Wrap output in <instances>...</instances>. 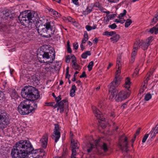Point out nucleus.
<instances>
[{
	"instance_id": "nucleus-1",
	"label": "nucleus",
	"mask_w": 158,
	"mask_h": 158,
	"mask_svg": "<svg viewBox=\"0 0 158 158\" xmlns=\"http://www.w3.org/2000/svg\"><path fill=\"white\" fill-rule=\"evenodd\" d=\"M21 95L26 100L22 102L18 106V110L19 112L21 114L24 115L34 112L37 107V104L33 103V105H31L30 101L35 100L40 97L37 90L32 86L25 87L22 90Z\"/></svg>"
},
{
	"instance_id": "nucleus-38",
	"label": "nucleus",
	"mask_w": 158,
	"mask_h": 158,
	"mask_svg": "<svg viewBox=\"0 0 158 158\" xmlns=\"http://www.w3.org/2000/svg\"><path fill=\"white\" fill-rule=\"evenodd\" d=\"M132 22L130 19H128L127 20L126 23H125V27H128L131 23Z\"/></svg>"
},
{
	"instance_id": "nucleus-62",
	"label": "nucleus",
	"mask_w": 158,
	"mask_h": 158,
	"mask_svg": "<svg viewBox=\"0 0 158 158\" xmlns=\"http://www.w3.org/2000/svg\"><path fill=\"white\" fill-rule=\"evenodd\" d=\"M98 41V39L97 38H95L93 40V42L95 44H97Z\"/></svg>"
},
{
	"instance_id": "nucleus-50",
	"label": "nucleus",
	"mask_w": 158,
	"mask_h": 158,
	"mask_svg": "<svg viewBox=\"0 0 158 158\" xmlns=\"http://www.w3.org/2000/svg\"><path fill=\"white\" fill-rule=\"evenodd\" d=\"M65 20H68L69 22H73V19L70 17H68L67 18L65 17Z\"/></svg>"
},
{
	"instance_id": "nucleus-29",
	"label": "nucleus",
	"mask_w": 158,
	"mask_h": 158,
	"mask_svg": "<svg viewBox=\"0 0 158 158\" xmlns=\"http://www.w3.org/2000/svg\"><path fill=\"white\" fill-rule=\"evenodd\" d=\"M115 35H114L112 37H111L110 38V40L111 41L113 42V43H114L118 41L120 38L118 34H114Z\"/></svg>"
},
{
	"instance_id": "nucleus-47",
	"label": "nucleus",
	"mask_w": 158,
	"mask_h": 158,
	"mask_svg": "<svg viewBox=\"0 0 158 158\" xmlns=\"http://www.w3.org/2000/svg\"><path fill=\"white\" fill-rule=\"evenodd\" d=\"M121 60V57L120 56H118L117 58V63L116 65H121L120 61Z\"/></svg>"
},
{
	"instance_id": "nucleus-32",
	"label": "nucleus",
	"mask_w": 158,
	"mask_h": 158,
	"mask_svg": "<svg viewBox=\"0 0 158 158\" xmlns=\"http://www.w3.org/2000/svg\"><path fill=\"white\" fill-rule=\"evenodd\" d=\"M116 33L115 31H106L103 33L102 35H107L108 36H112L113 35L115 34Z\"/></svg>"
},
{
	"instance_id": "nucleus-4",
	"label": "nucleus",
	"mask_w": 158,
	"mask_h": 158,
	"mask_svg": "<svg viewBox=\"0 0 158 158\" xmlns=\"http://www.w3.org/2000/svg\"><path fill=\"white\" fill-rule=\"evenodd\" d=\"M120 81L119 78H115L113 81L110 84L109 86V99L112 100L114 98L115 94L117 93L118 90L116 89L119 85Z\"/></svg>"
},
{
	"instance_id": "nucleus-33",
	"label": "nucleus",
	"mask_w": 158,
	"mask_h": 158,
	"mask_svg": "<svg viewBox=\"0 0 158 158\" xmlns=\"http://www.w3.org/2000/svg\"><path fill=\"white\" fill-rule=\"evenodd\" d=\"M49 11L50 13L53 14L54 16H56L57 17H59L60 16V14L59 13L52 9H50Z\"/></svg>"
},
{
	"instance_id": "nucleus-26",
	"label": "nucleus",
	"mask_w": 158,
	"mask_h": 158,
	"mask_svg": "<svg viewBox=\"0 0 158 158\" xmlns=\"http://www.w3.org/2000/svg\"><path fill=\"white\" fill-rule=\"evenodd\" d=\"M77 90V88L75 85H73L72 86V88L71 89L70 95L72 97H73L75 95V93L76 91Z\"/></svg>"
},
{
	"instance_id": "nucleus-60",
	"label": "nucleus",
	"mask_w": 158,
	"mask_h": 158,
	"mask_svg": "<svg viewBox=\"0 0 158 158\" xmlns=\"http://www.w3.org/2000/svg\"><path fill=\"white\" fill-rule=\"evenodd\" d=\"M141 129V128H139L136 131V134L135 135H136V136L137 135H138L140 132V131Z\"/></svg>"
},
{
	"instance_id": "nucleus-57",
	"label": "nucleus",
	"mask_w": 158,
	"mask_h": 158,
	"mask_svg": "<svg viewBox=\"0 0 158 158\" xmlns=\"http://www.w3.org/2000/svg\"><path fill=\"white\" fill-rule=\"evenodd\" d=\"M114 15H115L114 14L110 15H108L107 17L109 18L110 20L112 18L114 17Z\"/></svg>"
},
{
	"instance_id": "nucleus-15",
	"label": "nucleus",
	"mask_w": 158,
	"mask_h": 158,
	"mask_svg": "<svg viewBox=\"0 0 158 158\" xmlns=\"http://www.w3.org/2000/svg\"><path fill=\"white\" fill-rule=\"evenodd\" d=\"M138 48V44L135 43L134 47L133 49V51L131 54V62L133 63L135 61V57L136 55V53Z\"/></svg>"
},
{
	"instance_id": "nucleus-13",
	"label": "nucleus",
	"mask_w": 158,
	"mask_h": 158,
	"mask_svg": "<svg viewBox=\"0 0 158 158\" xmlns=\"http://www.w3.org/2000/svg\"><path fill=\"white\" fill-rule=\"evenodd\" d=\"M120 139L121 141H123V147H125L126 148L131 147L134 148L135 147L134 146V143H131V145H128V141H127L128 138L124 135H123L121 136L120 138Z\"/></svg>"
},
{
	"instance_id": "nucleus-18",
	"label": "nucleus",
	"mask_w": 158,
	"mask_h": 158,
	"mask_svg": "<svg viewBox=\"0 0 158 158\" xmlns=\"http://www.w3.org/2000/svg\"><path fill=\"white\" fill-rule=\"evenodd\" d=\"M1 100H2V103L3 102L4 103H5L7 100V93L5 91L3 92H1Z\"/></svg>"
},
{
	"instance_id": "nucleus-31",
	"label": "nucleus",
	"mask_w": 158,
	"mask_h": 158,
	"mask_svg": "<svg viewBox=\"0 0 158 158\" xmlns=\"http://www.w3.org/2000/svg\"><path fill=\"white\" fill-rule=\"evenodd\" d=\"M89 36L88 34L86 31H85L84 35V37L82 40L81 43L82 44H85L86 42L88 40Z\"/></svg>"
},
{
	"instance_id": "nucleus-61",
	"label": "nucleus",
	"mask_w": 158,
	"mask_h": 158,
	"mask_svg": "<svg viewBox=\"0 0 158 158\" xmlns=\"http://www.w3.org/2000/svg\"><path fill=\"white\" fill-rule=\"evenodd\" d=\"M121 149V152L123 153V152H127L128 151V150H127V149H126V148H125V149Z\"/></svg>"
},
{
	"instance_id": "nucleus-24",
	"label": "nucleus",
	"mask_w": 158,
	"mask_h": 158,
	"mask_svg": "<svg viewBox=\"0 0 158 158\" xmlns=\"http://www.w3.org/2000/svg\"><path fill=\"white\" fill-rule=\"evenodd\" d=\"M24 148H33V146L30 142L28 140H24Z\"/></svg>"
},
{
	"instance_id": "nucleus-20",
	"label": "nucleus",
	"mask_w": 158,
	"mask_h": 158,
	"mask_svg": "<svg viewBox=\"0 0 158 158\" xmlns=\"http://www.w3.org/2000/svg\"><path fill=\"white\" fill-rule=\"evenodd\" d=\"M72 57L73 60H72V62L73 63V64L72 65L73 68L76 70H79L80 67L79 65L76 62V59L75 57L73 56Z\"/></svg>"
},
{
	"instance_id": "nucleus-45",
	"label": "nucleus",
	"mask_w": 158,
	"mask_h": 158,
	"mask_svg": "<svg viewBox=\"0 0 158 158\" xmlns=\"http://www.w3.org/2000/svg\"><path fill=\"white\" fill-rule=\"evenodd\" d=\"M149 134H146L144 135V137H143L142 142L143 143H144L145 142L146 139H147V138L148 137Z\"/></svg>"
},
{
	"instance_id": "nucleus-36",
	"label": "nucleus",
	"mask_w": 158,
	"mask_h": 158,
	"mask_svg": "<svg viewBox=\"0 0 158 158\" xmlns=\"http://www.w3.org/2000/svg\"><path fill=\"white\" fill-rule=\"evenodd\" d=\"M153 40V37L152 36H150L144 42L147 45L148 47L150 45Z\"/></svg>"
},
{
	"instance_id": "nucleus-16",
	"label": "nucleus",
	"mask_w": 158,
	"mask_h": 158,
	"mask_svg": "<svg viewBox=\"0 0 158 158\" xmlns=\"http://www.w3.org/2000/svg\"><path fill=\"white\" fill-rule=\"evenodd\" d=\"M48 135L47 134H45L40 140L41 146L43 148H45L47 145Z\"/></svg>"
},
{
	"instance_id": "nucleus-39",
	"label": "nucleus",
	"mask_w": 158,
	"mask_h": 158,
	"mask_svg": "<svg viewBox=\"0 0 158 158\" xmlns=\"http://www.w3.org/2000/svg\"><path fill=\"white\" fill-rule=\"evenodd\" d=\"M152 96L151 94L148 93L146 94L145 96L144 99L146 101H148L151 98Z\"/></svg>"
},
{
	"instance_id": "nucleus-43",
	"label": "nucleus",
	"mask_w": 158,
	"mask_h": 158,
	"mask_svg": "<svg viewBox=\"0 0 158 158\" xmlns=\"http://www.w3.org/2000/svg\"><path fill=\"white\" fill-rule=\"evenodd\" d=\"M127 11L125 10H124L123 12L121 13L118 15V17L119 19H121L122 17H123L126 14Z\"/></svg>"
},
{
	"instance_id": "nucleus-42",
	"label": "nucleus",
	"mask_w": 158,
	"mask_h": 158,
	"mask_svg": "<svg viewBox=\"0 0 158 158\" xmlns=\"http://www.w3.org/2000/svg\"><path fill=\"white\" fill-rule=\"evenodd\" d=\"M76 149H72V154L71 156V158H76L75 157V156L76 155Z\"/></svg>"
},
{
	"instance_id": "nucleus-23",
	"label": "nucleus",
	"mask_w": 158,
	"mask_h": 158,
	"mask_svg": "<svg viewBox=\"0 0 158 158\" xmlns=\"http://www.w3.org/2000/svg\"><path fill=\"white\" fill-rule=\"evenodd\" d=\"M116 68L117 69L116 72L115 78H119V77L121 73V65H116Z\"/></svg>"
},
{
	"instance_id": "nucleus-37",
	"label": "nucleus",
	"mask_w": 158,
	"mask_h": 158,
	"mask_svg": "<svg viewBox=\"0 0 158 158\" xmlns=\"http://www.w3.org/2000/svg\"><path fill=\"white\" fill-rule=\"evenodd\" d=\"M67 102V100L66 99H64L59 102H58L57 103V106L59 107H63L64 105V103H66Z\"/></svg>"
},
{
	"instance_id": "nucleus-19",
	"label": "nucleus",
	"mask_w": 158,
	"mask_h": 158,
	"mask_svg": "<svg viewBox=\"0 0 158 158\" xmlns=\"http://www.w3.org/2000/svg\"><path fill=\"white\" fill-rule=\"evenodd\" d=\"M19 149H12L11 155L12 158H19Z\"/></svg>"
},
{
	"instance_id": "nucleus-10",
	"label": "nucleus",
	"mask_w": 158,
	"mask_h": 158,
	"mask_svg": "<svg viewBox=\"0 0 158 158\" xmlns=\"http://www.w3.org/2000/svg\"><path fill=\"white\" fill-rule=\"evenodd\" d=\"M9 122L8 115L6 112H2L1 114V128H5L9 123Z\"/></svg>"
},
{
	"instance_id": "nucleus-11",
	"label": "nucleus",
	"mask_w": 158,
	"mask_h": 158,
	"mask_svg": "<svg viewBox=\"0 0 158 158\" xmlns=\"http://www.w3.org/2000/svg\"><path fill=\"white\" fill-rule=\"evenodd\" d=\"M59 126L57 124H55V128L53 130L52 138L54 139L56 143L57 142L60 137V132Z\"/></svg>"
},
{
	"instance_id": "nucleus-30",
	"label": "nucleus",
	"mask_w": 158,
	"mask_h": 158,
	"mask_svg": "<svg viewBox=\"0 0 158 158\" xmlns=\"http://www.w3.org/2000/svg\"><path fill=\"white\" fill-rule=\"evenodd\" d=\"M153 72V70L151 71H150V72L149 73H148L147 74V75L146 76V77H145V80L144 81V83H145V84L147 83L148 81L150 79L149 77L151 76V75L152 74Z\"/></svg>"
},
{
	"instance_id": "nucleus-53",
	"label": "nucleus",
	"mask_w": 158,
	"mask_h": 158,
	"mask_svg": "<svg viewBox=\"0 0 158 158\" xmlns=\"http://www.w3.org/2000/svg\"><path fill=\"white\" fill-rule=\"evenodd\" d=\"M70 57L69 56H68L66 58L65 61L66 63H69L70 61Z\"/></svg>"
},
{
	"instance_id": "nucleus-49",
	"label": "nucleus",
	"mask_w": 158,
	"mask_h": 158,
	"mask_svg": "<svg viewBox=\"0 0 158 158\" xmlns=\"http://www.w3.org/2000/svg\"><path fill=\"white\" fill-rule=\"evenodd\" d=\"M45 104L47 106H53L54 107H56V106H54V102H50L49 103H46Z\"/></svg>"
},
{
	"instance_id": "nucleus-8",
	"label": "nucleus",
	"mask_w": 158,
	"mask_h": 158,
	"mask_svg": "<svg viewBox=\"0 0 158 158\" xmlns=\"http://www.w3.org/2000/svg\"><path fill=\"white\" fill-rule=\"evenodd\" d=\"M43 58L45 59H50V60L46 62L48 64H51L55 57V53L54 50H50L48 52H44L43 55Z\"/></svg>"
},
{
	"instance_id": "nucleus-22",
	"label": "nucleus",
	"mask_w": 158,
	"mask_h": 158,
	"mask_svg": "<svg viewBox=\"0 0 158 158\" xmlns=\"http://www.w3.org/2000/svg\"><path fill=\"white\" fill-rule=\"evenodd\" d=\"M24 140H21L17 142L15 144V147L16 148H24Z\"/></svg>"
},
{
	"instance_id": "nucleus-48",
	"label": "nucleus",
	"mask_w": 158,
	"mask_h": 158,
	"mask_svg": "<svg viewBox=\"0 0 158 158\" xmlns=\"http://www.w3.org/2000/svg\"><path fill=\"white\" fill-rule=\"evenodd\" d=\"M108 27L112 29H114L116 28L117 27V26L115 23H114L111 25H109L108 26Z\"/></svg>"
},
{
	"instance_id": "nucleus-5",
	"label": "nucleus",
	"mask_w": 158,
	"mask_h": 158,
	"mask_svg": "<svg viewBox=\"0 0 158 158\" xmlns=\"http://www.w3.org/2000/svg\"><path fill=\"white\" fill-rule=\"evenodd\" d=\"M92 109L95 116L99 119L98 122L102 128H105L106 126V122L104 120L105 118H103L102 115L101 114V112L94 106L92 107Z\"/></svg>"
},
{
	"instance_id": "nucleus-41",
	"label": "nucleus",
	"mask_w": 158,
	"mask_h": 158,
	"mask_svg": "<svg viewBox=\"0 0 158 158\" xmlns=\"http://www.w3.org/2000/svg\"><path fill=\"white\" fill-rule=\"evenodd\" d=\"M93 65H94L93 61H91L89 63L87 66V68H88V70L89 71H90L92 69Z\"/></svg>"
},
{
	"instance_id": "nucleus-55",
	"label": "nucleus",
	"mask_w": 158,
	"mask_h": 158,
	"mask_svg": "<svg viewBox=\"0 0 158 158\" xmlns=\"http://www.w3.org/2000/svg\"><path fill=\"white\" fill-rule=\"evenodd\" d=\"M61 98H60V96H59L58 97L56 98V100L57 102V104L58 102H59V101L61 100Z\"/></svg>"
},
{
	"instance_id": "nucleus-3",
	"label": "nucleus",
	"mask_w": 158,
	"mask_h": 158,
	"mask_svg": "<svg viewBox=\"0 0 158 158\" xmlns=\"http://www.w3.org/2000/svg\"><path fill=\"white\" fill-rule=\"evenodd\" d=\"M34 12L25 11L21 13L19 18L22 24L31 28L35 25L34 20L35 19Z\"/></svg>"
},
{
	"instance_id": "nucleus-56",
	"label": "nucleus",
	"mask_w": 158,
	"mask_h": 158,
	"mask_svg": "<svg viewBox=\"0 0 158 158\" xmlns=\"http://www.w3.org/2000/svg\"><path fill=\"white\" fill-rule=\"evenodd\" d=\"M78 0H72L73 3L76 5H79L78 2Z\"/></svg>"
},
{
	"instance_id": "nucleus-17",
	"label": "nucleus",
	"mask_w": 158,
	"mask_h": 158,
	"mask_svg": "<svg viewBox=\"0 0 158 158\" xmlns=\"http://www.w3.org/2000/svg\"><path fill=\"white\" fill-rule=\"evenodd\" d=\"M94 8V5L92 3L88 5L86 9L83 11V14L86 15L90 13Z\"/></svg>"
},
{
	"instance_id": "nucleus-2",
	"label": "nucleus",
	"mask_w": 158,
	"mask_h": 158,
	"mask_svg": "<svg viewBox=\"0 0 158 158\" xmlns=\"http://www.w3.org/2000/svg\"><path fill=\"white\" fill-rule=\"evenodd\" d=\"M37 29L40 35L48 38L54 34L56 28L53 21H47L44 24L40 25L37 28Z\"/></svg>"
},
{
	"instance_id": "nucleus-7",
	"label": "nucleus",
	"mask_w": 158,
	"mask_h": 158,
	"mask_svg": "<svg viewBox=\"0 0 158 158\" xmlns=\"http://www.w3.org/2000/svg\"><path fill=\"white\" fill-rule=\"evenodd\" d=\"M130 95V91H122L118 93V92L112 100L114 99L117 102L121 101L129 97Z\"/></svg>"
},
{
	"instance_id": "nucleus-25",
	"label": "nucleus",
	"mask_w": 158,
	"mask_h": 158,
	"mask_svg": "<svg viewBox=\"0 0 158 158\" xmlns=\"http://www.w3.org/2000/svg\"><path fill=\"white\" fill-rule=\"evenodd\" d=\"M79 143L77 141H74L72 139L71 140V146L72 148H79Z\"/></svg>"
},
{
	"instance_id": "nucleus-64",
	"label": "nucleus",
	"mask_w": 158,
	"mask_h": 158,
	"mask_svg": "<svg viewBox=\"0 0 158 158\" xmlns=\"http://www.w3.org/2000/svg\"><path fill=\"white\" fill-rule=\"evenodd\" d=\"M67 51L69 53H71L72 50L70 47H67Z\"/></svg>"
},
{
	"instance_id": "nucleus-34",
	"label": "nucleus",
	"mask_w": 158,
	"mask_h": 158,
	"mask_svg": "<svg viewBox=\"0 0 158 158\" xmlns=\"http://www.w3.org/2000/svg\"><path fill=\"white\" fill-rule=\"evenodd\" d=\"M158 132L156 130L154 129H152L150 132V133L149 135L153 139L156 136V135L157 134Z\"/></svg>"
},
{
	"instance_id": "nucleus-44",
	"label": "nucleus",
	"mask_w": 158,
	"mask_h": 158,
	"mask_svg": "<svg viewBox=\"0 0 158 158\" xmlns=\"http://www.w3.org/2000/svg\"><path fill=\"white\" fill-rule=\"evenodd\" d=\"M11 97L12 98H17L18 97V96L17 93L15 91L12 92V93L11 94Z\"/></svg>"
},
{
	"instance_id": "nucleus-27",
	"label": "nucleus",
	"mask_w": 158,
	"mask_h": 158,
	"mask_svg": "<svg viewBox=\"0 0 158 158\" xmlns=\"http://www.w3.org/2000/svg\"><path fill=\"white\" fill-rule=\"evenodd\" d=\"M138 47H140L143 50H146L148 48V46L144 42H140L139 44Z\"/></svg>"
},
{
	"instance_id": "nucleus-54",
	"label": "nucleus",
	"mask_w": 158,
	"mask_h": 158,
	"mask_svg": "<svg viewBox=\"0 0 158 158\" xmlns=\"http://www.w3.org/2000/svg\"><path fill=\"white\" fill-rule=\"evenodd\" d=\"M81 57L82 58L85 59L87 57V56L85 52H84L82 54Z\"/></svg>"
},
{
	"instance_id": "nucleus-9",
	"label": "nucleus",
	"mask_w": 158,
	"mask_h": 158,
	"mask_svg": "<svg viewBox=\"0 0 158 158\" xmlns=\"http://www.w3.org/2000/svg\"><path fill=\"white\" fill-rule=\"evenodd\" d=\"M88 148H107L106 144L104 143L103 142L101 139L99 138L95 140L94 144L89 143L88 144Z\"/></svg>"
},
{
	"instance_id": "nucleus-58",
	"label": "nucleus",
	"mask_w": 158,
	"mask_h": 158,
	"mask_svg": "<svg viewBox=\"0 0 158 158\" xmlns=\"http://www.w3.org/2000/svg\"><path fill=\"white\" fill-rule=\"evenodd\" d=\"M86 76V74H85V72H83L82 73V74H81V75L80 77V78H82V77H85Z\"/></svg>"
},
{
	"instance_id": "nucleus-21",
	"label": "nucleus",
	"mask_w": 158,
	"mask_h": 158,
	"mask_svg": "<svg viewBox=\"0 0 158 158\" xmlns=\"http://www.w3.org/2000/svg\"><path fill=\"white\" fill-rule=\"evenodd\" d=\"M131 82H130V79L128 77H127L125 79V83L124 85V87L128 90V91H130L129 89L130 87Z\"/></svg>"
},
{
	"instance_id": "nucleus-12",
	"label": "nucleus",
	"mask_w": 158,
	"mask_h": 158,
	"mask_svg": "<svg viewBox=\"0 0 158 158\" xmlns=\"http://www.w3.org/2000/svg\"><path fill=\"white\" fill-rule=\"evenodd\" d=\"M41 151H39L35 154H29L27 158H43V156H45V153L44 152L43 149H40Z\"/></svg>"
},
{
	"instance_id": "nucleus-28",
	"label": "nucleus",
	"mask_w": 158,
	"mask_h": 158,
	"mask_svg": "<svg viewBox=\"0 0 158 158\" xmlns=\"http://www.w3.org/2000/svg\"><path fill=\"white\" fill-rule=\"evenodd\" d=\"M151 33H153L154 32L156 34L158 33V25H156L155 27L151 28L149 31Z\"/></svg>"
},
{
	"instance_id": "nucleus-59",
	"label": "nucleus",
	"mask_w": 158,
	"mask_h": 158,
	"mask_svg": "<svg viewBox=\"0 0 158 158\" xmlns=\"http://www.w3.org/2000/svg\"><path fill=\"white\" fill-rule=\"evenodd\" d=\"M108 1L111 3H115L118 2L119 0H108Z\"/></svg>"
},
{
	"instance_id": "nucleus-14",
	"label": "nucleus",
	"mask_w": 158,
	"mask_h": 158,
	"mask_svg": "<svg viewBox=\"0 0 158 158\" xmlns=\"http://www.w3.org/2000/svg\"><path fill=\"white\" fill-rule=\"evenodd\" d=\"M10 12L7 9L3 10L1 13V16L3 19H7L9 18H11V15H10Z\"/></svg>"
},
{
	"instance_id": "nucleus-40",
	"label": "nucleus",
	"mask_w": 158,
	"mask_h": 158,
	"mask_svg": "<svg viewBox=\"0 0 158 158\" xmlns=\"http://www.w3.org/2000/svg\"><path fill=\"white\" fill-rule=\"evenodd\" d=\"M98 9L101 10L102 12L106 13L107 14H109L110 13L109 11H107L106 9L104 8L102 6Z\"/></svg>"
},
{
	"instance_id": "nucleus-63",
	"label": "nucleus",
	"mask_w": 158,
	"mask_h": 158,
	"mask_svg": "<svg viewBox=\"0 0 158 158\" xmlns=\"http://www.w3.org/2000/svg\"><path fill=\"white\" fill-rule=\"evenodd\" d=\"M70 138L71 139V140L72 139L73 140H74V139H73V133L72 132H70Z\"/></svg>"
},
{
	"instance_id": "nucleus-46",
	"label": "nucleus",
	"mask_w": 158,
	"mask_h": 158,
	"mask_svg": "<svg viewBox=\"0 0 158 158\" xmlns=\"http://www.w3.org/2000/svg\"><path fill=\"white\" fill-rule=\"evenodd\" d=\"M94 5V7H96L99 9L101 6V5L98 2H96L94 3H92Z\"/></svg>"
},
{
	"instance_id": "nucleus-35",
	"label": "nucleus",
	"mask_w": 158,
	"mask_h": 158,
	"mask_svg": "<svg viewBox=\"0 0 158 158\" xmlns=\"http://www.w3.org/2000/svg\"><path fill=\"white\" fill-rule=\"evenodd\" d=\"M97 27L96 24L94 25L93 27H91L89 25H87L85 26V28L88 31H90L92 30L95 29Z\"/></svg>"
},
{
	"instance_id": "nucleus-51",
	"label": "nucleus",
	"mask_w": 158,
	"mask_h": 158,
	"mask_svg": "<svg viewBox=\"0 0 158 158\" xmlns=\"http://www.w3.org/2000/svg\"><path fill=\"white\" fill-rule=\"evenodd\" d=\"M73 46L75 49L77 50L78 48V45L77 43H75L73 44Z\"/></svg>"
},
{
	"instance_id": "nucleus-6",
	"label": "nucleus",
	"mask_w": 158,
	"mask_h": 158,
	"mask_svg": "<svg viewBox=\"0 0 158 158\" xmlns=\"http://www.w3.org/2000/svg\"><path fill=\"white\" fill-rule=\"evenodd\" d=\"M40 149H26V150L19 149V158H25L27 155L28 156L29 154H35L39 151H41Z\"/></svg>"
},
{
	"instance_id": "nucleus-52",
	"label": "nucleus",
	"mask_w": 158,
	"mask_h": 158,
	"mask_svg": "<svg viewBox=\"0 0 158 158\" xmlns=\"http://www.w3.org/2000/svg\"><path fill=\"white\" fill-rule=\"evenodd\" d=\"M125 21V20H123V22H122V20H121L120 19H115L114 21V22H116L117 23H124V22Z\"/></svg>"
}]
</instances>
